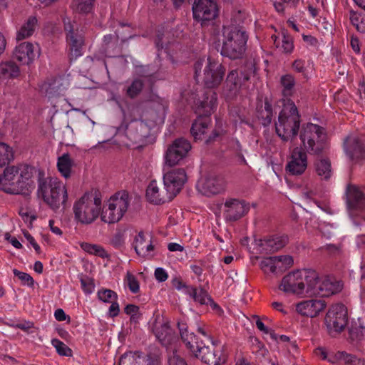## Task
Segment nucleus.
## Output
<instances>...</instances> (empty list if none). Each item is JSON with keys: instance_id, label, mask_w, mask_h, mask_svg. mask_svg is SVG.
<instances>
[{"instance_id": "nucleus-1", "label": "nucleus", "mask_w": 365, "mask_h": 365, "mask_svg": "<svg viewBox=\"0 0 365 365\" xmlns=\"http://www.w3.org/2000/svg\"><path fill=\"white\" fill-rule=\"evenodd\" d=\"M217 100V93L212 90H207L205 91L202 100L199 101L196 113L200 117L195 120L190 129L195 140L205 139V143L208 144L221 135V132L215 130L208 138L205 136L210 124V119L208 117L216 108Z\"/></svg>"}, {"instance_id": "nucleus-2", "label": "nucleus", "mask_w": 365, "mask_h": 365, "mask_svg": "<svg viewBox=\"0 0 365 365\" xmlns=\"http://www.w3.org/2000/svg\"><path fill=\"white\" fill-rule=\"evenodd\" d=\"M31 177V168L28 165L7 167L0 175V189L9 194L28 195Z\"/></svg>"}, {"instance_id": "nucleus-3", "label": "nucleus", "mask_w": 365, "mask_h": 365, "mask_svg": "<svg viewBox=\"0 0 365 365\" xmlns=\"http://www.w3.org/2000/svg\"><path fill=\"white\" fill-rule=\"evenodd\" d=\"M317 278V272L311 269H297L285 275L279 289L286 293L311 295Z\"/></svg>"}, {"instance_id": "nucleus-4", "label": "nucleus", "mask_w": 365, "mask_h": 365, "mask_svg": "<svg viewBox=\"0 0 365 365\" xmlns=\"http://www.w3.org/2000/svg\"><path fill=\"white\" fill-rule=\"evenodd\" d=\"M37 194L53 210L64 209L68 197L66 184L57 178L39 179Z\"/></svg>"}, {"instance_id": "nucleus-5", "label": "nucleus", "mask_w": 365, "mask_h": 365, "mask_svg": "<svg viewBox=\"0 0 365 365\" xmlns=\"http://www.w3.org/2000/svg\"><path fill=\"white\" fill-rule=\"evenodd\" d=\"M300 115L294 103L291 100L283 101V108L275 123L276 132L284 141L292 140L299 131Z\"/></svg>"}, {"instance_id": "nucleus-6", "label": "nucleus", "mask_w": 365, "mask_h": 365, "mask_svg": "<svg viewBox=\"0 0 365 365\" xmlns=\"http://www.w3.org/2000/svg\"><path fill=\"white\" fill-rule=\"evenodd\" d=\"M248 36L245 31L235 26H223L221 54L230 59L242 58L246 51Z\"/></svg>"}, {"instance_id": "nucleus-7", "label": "nucleus", "mask_w": 365, "mask_h": 365, "mask_svg": "<svg viewBox=\"0 0 365 365\" xmlns=\"http://www.w3.org/2000/svg\"><path fill=\"white\" fill-rule=\"evenodd\" d=\"M299 138L307 153L319 155L328 148L324 128L314 123H307L301 129Z\"/></svg>"}, {"instance_id": "nucleus-8", "label": "nucleus", "mask_w": 365, "mask_h": 365, "mask_svg": "<svg viewBox=\"0 0 365 365\" xmlns=\"http://www.w3.org/2000/svg\"><path fill=\"white\" fill-rule=\"evenodd\" d=\"M101 198L96 195L85 193L75 202L73 210L76 221L88 225L93 222L102 212Z\"/></svg>"}, {"instance_id": "nucleus-9", "label": "nucleus", "mask_w": 365, "mask_h": 365, "mask_svg": "<svg viewBox=\"0 0 365 365\" xmlns=\"http://www.w3.org/2000/svg\"><path fill=\"white\" fill-rule=\"evenodd\" d=\"M129 204V195L127 192H116L108 200L107 207L102 209L101 220L109 224L118 222L128 210Z\"/></svg>"}, {"instance_id": "nucleus-10", "label": "nucleus", "mask_w": 365, "mask_h": 365, "mask_svg": "<svg viewBox=\"0 0 365 365\" xmlns=\"http://www.w3.org/2000/svg\"><path fill=\"white\" fill-rule=\"evenodd\" d=\"M63 24L70 54L76 59L83 54L84 31L77 21H72L69 18H64Z\"/></svg>"}, {"instance_id": "nucleus-11", "label": "nucleus", "mask_w": 365, "mask_h": 365, "mask_svg": "<svg viewBox=\"0 0 365 365\" xmlns=\"http://www.w3.org/2000/svg\"><path fill=\"white\" fill-rule=\"evenodd\" d=\"M347 322V310L342 304L332 305L324 318V324L331 335L341 332L345 329Z\"/></svg>"}, {"instance_id": "nucleus-12", "label": "nucleus", "mask_w": 365, "mask_h": 365, "mask_svg": "<svg viewBox=\"0 0 365 365\" xmlns=\"http://www.w3.org/2000/svg\"><path fill=\"white\" fill-rule=\"evenodd\" d=\"M255 68L252 63L247 66V70L238 71H230L225 80L224 91L227 97L235 96L242 88L245 83L249 81L251 74L255 73Z\"/></svg>"}, {"instance_id": "nucleus-13", "label": "nucleus", "mask_w": 365, "mask_h": 365, "mask_svg": "<svg viewBox=\"0 0 365 365\" xmlns=\"http://www.w3.org/2000/svg\"><path fill=\"white\" fill-rule=\"evenodd\" d=\"M191 149L190 142L183 138H180L175 139L167 148L165 152V167H173L178 165L187 155Z\"/></svg>"}, {"instance_id": "nucleus-14", "label": "nucleus", "mask_w": 365, "mask_h": 365, "mask_svg": "<svg viewBox=\"0 0 365 365\" xmlns=\"http://www.w3.org/2000/svg\"><path fill=\"white\" fill-rule=\"evenodd\" d=\"M225 71L226 68L221 63L208 57L203 70V83L208 88L218 87L224 78Z\"/></svg>"}, {"instance_id": "nucleus-15", "label": "nucleus", "mask_w": 365, "mask_h": 365, "mask_svg": "<svg viewBox=\"0 0 365 365\" xmlns=\"http://www.w3.org/2000/svg\"><path fill=\"white\" fill-rule=\"evenodd\" d=\"M226 187L227 181L225 177L215 174H209L201 178L197 183L199 192L207 197L222 193Z\"/></svg>"}, {"instance_id": "nucleus-16", "label": "nucleus", "mask_w": 365, "mask_h": 365, "mask_svg": "<svg viewBox=\"0 0 365 365\" xmlns=\"http://www.w3.org/2000/svg\"><path fill=\"white\" fill-rule=\"evenodd\" d=\"M192 14L194 19L202 24L215 19L218 14L215 0H195Z\"/></svg>"}, {"instance_id": "nucleus-17", "label": "nucleus", "mask_w": 365, "mask_h": 365, "mask_svg": "<svg viewBox=\"0 0 365 365\" xmlns=\"http://www.w3.org/2000/svg\"><path fill=\"white\" fill-rule=\"evenodd\" d=\"M187 180L185 171L182 168H175L165 171L163 175L164 188L173 199L181 190Z\"/></svg>"}, {"instance_id": "nucleus-18", "label": "nucleus", "mask_w": 365, "mask_h": 365, "mask_svg": "<svg viewBox=\"0 0 365 365\" xmlns=\"http://www.w3.org/2000/svg\"><path fill=\"white\" fill-rule=\"evenodd\" d=\"M345 154L351 161L357 162L365 156V142L357 134L346 136L343 143Z\"/></svg>"}, {"instance_id": "nucleus-19", "label": "nucleus", "mask_w": 365, "mask_h": 365, "mask_svg": "<svg viewBox=\"0 0 365 365\" xmlns=\"http://www.w3.org/2000/svg\"><path fill=\"white\" fill-rule=\"evenodd\" d=\"M307 153L302 148H295L291 153L286 171L292 175H301L307 168Z\"/></svg>"}, {"instance_id": "nucleus-20", "label": "nucleus", "mask_w": 365, "mask_h": 365, "mask_svg": "<svg viewBox=\"0 0 365 365\" xmlns=\"http://www.w3.org/2000/svg\"><path fill=\"white\" fill-rule=\"evenodd\" d=\"M39 56V48L31 42L24 41L17 44L12 53V57L23 65H29Z\"/></svg>"}, {"instance_id": "nucleus-21", "label": "nucleus", "mask_w": 365, "mask_h": 365, "mask_svg": "<svg viewBox=\"0 0 365 365\" xmlns=\"http://www.w3.org/2000/svg\"><path fill=\"white\" fill-rule=\"evenodd\" d=\"M249 206L245 201L235 198L226 200L224 203L223 215L226 221L235 222L242 217L248 211Z\"/></svg>"}, {"instance_id": "nucleus-22", "label": "nucleus", "mask_w": 365, "mask_h": 365, "mask_svg": "<svg viewBox=\"0 0 365 365\" xmlns=\"http://www.w3.org/2000/svg\"><path fill=\"white\" fill-rule=\"evenodd\" d=\"M343 288V284L340 281L333 278L326 277L319 281V275L314 285V292L311 295H319L321 297H329L339 292Z\"/></svg>"}, {"instance_id": "nucleus-23", "label": "nucleus", "mask_w": 365, "mask_h": 365, "mask_svg": "<svg viewBox=\"0 0 365 365\" xmlns=\"http://www.w3.org/2000/svg\"><path fill=\"white\" fill-rule=\"evenodd\" d=\"M287 243V238L283 236H272L255 240L257 250L262 254H269L282 249Z\"/></svg>"}, {"instance_id": "nucleus-24", "label": "nucleus", "mask_w": 365, "mask_h": 365, "mask_svg": "<svg viewBox=\"0 0 365 365\" xmlns=\"http://www.w3.org/2000/svg\"><path fill=\"white\" fill-rule=\"evenodd\" d=\"M327 304L322 299H309L301 302L296 306L297 312L301 315L315 317L326 308Z\"/></svg>"}, {"instance_id": "nucleus-25", "label": "nucleus", "mask_w": 365, "mask_h": 365, "mask_svg": "<svg viewBox=\"0 0 365 365\" xmlns=\"http://www.w3.org/2000/svg\"><path fill=\"white\" fill-rule=\"evenodd\" d=\"M146 197L153 204L160 205L173 200L168 190H160L155 180H153L148 185L146 190Z\"/></svg>"}, {"instance_id": "nucleus-26", "label": "nucleus", "mask_w": 365, "mask_h": 365, "mask_svg": "<svg viewBox=\"0 0 365 365\" xmlns=\"http://www.w3.org/2000/svg\"><path fill=\"white\" fill-rule=\"evenodd\" d=\"M215 346V344L212 341V349H211L202 342L201 346H197V349L192 354L196 358L200 359L205 364L218 365L220 364V359L216 356V351L214 349Z\"/></svg>"}, {"instance_id": "nucleus-27", "label": "nucleus", "mask_w": 365, "mask_h": 365, "mask_svg": "<svg viewBox=\"0 0 365 365\" xmlns=\"http://www.w3.org/2000/svg\"><path fill=\"white\" fill-rule=\"evenodd\" d=\"M346 203L350 210H361L365 207V195L354 185H349L346 190Z\"/></svg>"}, {"instance_id": "nucleus-28", "label": "nucleus", "mask_w": 365, "mask_h": 365, "mask_svg": "<svg viewBox=\"0 0 365 365\" xmlns=\"http://www.w3.org/2000/svg\"><path fill=\"white\" fill-rule=\"evenodd\" d=\"M178 327L183 343L185 344L186 347L193 353L197 349V346H201L203 341H198L193 332L188 331L187 325L185 323L178 322Z\"/></svg>"}, {"instance_id": "nucleus-29", "label": "nucleus", "mask_w": 365, "mask_h": 365, "mask_svg": "<svg viewBox=\"0 0 365 365\" xmlns=\"http://www.w3.org/2000/svg\"><path fill=\"white\" fill-rule=\"evenodd\" d=\"M134 249L137 255L140 257L148 258L152 257L153 255L151 252L154 250V246L152 242H146L144 234L143 232H140L135 237L134 240Z\"/></svg>"}, {"instance_id": "nucleus-30", "label": "nucleus", "mask_w": 365, "mask_h": 365, "mask_svg": "<svg viewBox=\"0 0 365 365\" xmlns=\"http://www.w3.org/2000/svg\"><path fill=\"white\" fill-rule=\"evenodd\" d=\"M119 365H150V359L140 351H129L121 356Z\"/></svg>"}, {"instance_id": "nucleus-31", "label": "nucleus", "mask_w": 365, "mask_h": 365, "mask_svg": "<svg viewBox=\"0 0 365 365\" xmlns=\"http://www.w3.org/2000/svg\"><path fill=\"white\" fill-rule=\"evenodd\" d=\"M21 74L19 66L13 61L0 63V79H14Z\"/></svg>"}, {"instance_id": "nucleus-32", "label": "nucleus", "mask_w": 365, "mask_h": 365, "mask_svg": "<svg viewBox=\"0 0 365 365\" xmlns=\"http://www.w3.org/2000/svg\"><path fill=\"white\" fill-rule=\"evenodd\" d=\"M153 331L157 339L163 344L167 345L172 339L171 329L168 323L155 322Z\"/></svg>"}, {"instance_id": "nucleus-33", "label": "nucleus", "mask_w": 365, "mask_h": 365, "mask_svg": "<svg viewBox=\"0 0 365 365\" xmlns=\"http://www.w3.org/2000/svg\"><path fill=\"white\" fill-rule=\"evenodd\" d=\"M274 46L285 54H291L294 48L292 37L287 32L282 33V38L280 39L275 35L272 36Z\"/></svg>"}, {"instance_id": "nucleus-34", "label": "nucleus", "mask_w": 365, "mask_h": 365, "mask_svg": "<svg viewBox=\"0 0 365 365\" xmlns=\"http://www.w3.org/2000/svg\"><path fill=\"white\" fill-rule=\"evenodd\" d=\"M279 85L282 95L285 100L290 99L295 93L296 80L293 75L287 73L280 77Z\"/></svg>"}, {"instance_id": "nucleus-35", "label": "nucleus", "mask_w": 365, "mask_h": 365, "mask_svg": "<svg viewBox=\"0 0 365 365\" xmlns=\"http://www.w3.org/2000/svg\"><path fill=\"white\" fill-rule=\"evenodd\" d=\"M57 169L62 177L68 179L71 175L72 168L74 166V160L68 153H63L57 160Z\"/></svg>"}, {"instance_id": "nucleus-36", "label": "nucleus", "mask_w": 365, "mask_h": 365, "mask_svg": "<svg viewBox=\"0 0 365 365\" xmlns=\"http://www.w3.org/2000/svg\"><path fill=\"white\" fill-rule=\"evenodd\" d=\"M37 22L38 20L36 16H29L17 31L16 40H24L32 36L37 26Z\"/></svg>"}, {"instance_id": "nucleus-37", "label": "nucleus", "mask_w": 365, "mask_h": 365, "mask_svg": "<svg viewBox=\"0 0 365 365\" xmlns=\"http://www.w3.org/2000/svg\"><path fill=\"white\" fill-rule=\"evenodd\" d=\"M186 294L190 295L195 302L200 304H208L209 303H212V298L202 288L198 289L193 287H187Z\"/></svg>"}, {"instance_id": "nucleus-38", "label": "nucleus", "mask_w": 365, "mask_h": 365, "mask_svg": "<svg viewBox=\"0 0 365 365\" xmlns=\"http://www.w3.org/2000/svg\"><path fill=\"white\" fill-rule=\"evenodd\" d=\"M64 89L61 79H55L51 83L45 82L41 86V92L49 98L59 95Z\"/></svg>"}, {"instance_id": "nucleus-39", "label": "nucleus", "mask_w": 365, "mask_h": 365, "mask_svg": "<svg viewBox=\"0 0 365 365\" xmlns=\"http://www.w3.org/2000/svg\"><path fill=\"white\" fill-rule=\"evenodd\" d=\"M315 170L322 180L330 178L332 171L331 163L329 159L323 158L316 160L314 163Z\"/></svg>"}, {"instance_id": "nucleus-40", "label": "nucleus", "mask_w": 365, "mask_h": 365, "mask_svg": "<svg viewBox=\"0 0 365 365\" xmlns=\"http://www.w3.org/2000/svg\"><path fill=\"white\" fill-rule=\"evenodd\" d=\"M146 127L142 122L135 121L127 128L128 135L134 140L141 139L145 135Z\"/></svg>"}, {"instance_id": "nucleus-41", "label": "nucleus", "mask_w": 365, "mask_h": 365, "mask_svg": "<svg viewBox=\"0 0 365 365\" xmlns=\"http://www.w3.org/2000/svg\"><path fill=\"white\" fill-rule=\"evenodd\" d=\"M349 20L356 29L361 33H365V14L351 10Z\"/></svg>"}, {"instance_id": "nucleus-42", "label": "nucleus", "mask_w": 365, "mask_h": 365, "mask_svg": "<svg viewBox=\"0 0 365 365\" xmlns=\"http://www.w3.org/2000/svg\"><path fill=\"white\" fill-rule=\"evenodd\" d=\"M95 0H74L73 10L79 14H88L93 11Z\"/></svg>"}, {"instance_id": "nucleus-43", "label": "nucleus", "mask_w": 365, "mask_h": 365, "mask_svg": "<svg viewBox=\"0 0 365 365\" xmlns=\"http://www.w3.org/2000/svg\"><path fill=\"white\" fill-rule=\"evenodd\" d=\"M14 158L12 148L6 143L0 142V167H3Z\"/></svg>"}, {"instance_id": "nucleus-44", "label": "nucleus", "mask_w": 365, "mask_h": 365, "mask_svg": "<svg viewBox=\"0 0 365 365\" xmlns=\"http://www.w3.org/2000/svg\"><path fill=\"white\" fill-rule=\"evenodd\" d=\"M275 267L277 273H282L289 268L294 263L291 256H275Z\"/></svg>"}, {"instance_id": "nucleus-45", "label": "nucleus", "mask_w": 365, "mask_h": 365, "mask_svg": "<svg viewBox=\"0 0 365 365\" xmlns=\"http://www.w3.org/2000/svg\"><path fill=\"white\" fill-rule=\"evenodd\" d=\"M272 117V105L268 101H265L264 108L258 111V118L262 120V123L267 126L271 123Z\"/></svg>"}, {"instance_id": "nucleus-46", "label": "nucleus", "mask_w": 365, "mask_h": 365, "mask_svg": "<svg viewBox=\"0 0 365 365\" xmlns=\"http://www.w3.org/2000/svg\"><path fill=\"white\" fill-rule=\"evenodd\" d=\"M349 334L353 340L360 341L364 336L365 327L360 322V321L354 322L349 329Z\"/></svg>"}, {"instance_id": "nucleus-47", "label": "nucleus", "mask_w": 365, "mask_h": 365, "mask_svg": "<svg viewBox=\"0 0 365 365\" xmlns=\"http://www.w3.org/2000/svg\"><path fill=\"white\" fill-rule=\"evenodd\" d=\"M334 358L336 360L343 361L346 365H357L361 360V359H358L356 356L346 351H337Z\"/></svg>"}, {"instance_id": "nucleus-48", "label": "nucleus", "mask_w": 365, "mask_h": 365, "mask_svg": "<svg viewBox=\"0 0 365 365\" xmlns=\"http://www.w3.org/2000/svg\"><path fill=\"white\" fill-rule=\"evenodd\" d=\"M52 346L56 349V352L64 356H71L72 350L63 341L58 339H53L51 340Z\"/></svg>"}, {"instance_id": "nucleus-49", "label": "nucleus", "mask_w": 365, "mask_h": 365, "mask_svg": "<svg viewBox=\"0 0 365 365\" xmlns=\"http://www.w3.org/2000/svg\"><path fill=\"white\" fill-rule=\"evenodd\" d=\"M81 247L84 251L89 254L95 255L103 258L107 257L106 250L101 246L89 243H83Z\"/></svg>"}, {"instance_id": "nucleus-50", "label": "nucleus", "mask_w": 365, "mask_h": 365, "mask_svg": "<svg viewBox=\"0 0 365 365\" xmlns=\"http://www.w3.org/2000/svg\"><path fill=\"white\" fill-rule=\"evenodd\" d=\"M275 258L274 257H269L264 258L259 264L261 269L265 273H274L277 274L275 267Z\"/></svg>"}, {"instance_id": "nucleus-51", "label": "nucleus", "mask_w": 365, "mask_h": 365, "mask_svg": "<svg viewBox=\"0 0 365 365\" xmlns=\"http://www.w3.org/2000/svg\"><path fill=\"white\" fill-rule=\"evenodd\" d=\"M143 88V82L139 78H136L128 87L126 93L130 98L136 97L142 91Z\"/></svg>"}, {"instance_id": "nucleus-52", "label": "nucleus", "mask_w": 365, "mask_h": 365, "mask_svg": "<svg viewBox=\"0 0 365 365\" xmlns=\"http://www.w3.org/2000/svg\"><path fill=\"white\" fill-rule=\"evenodd\" d=\"M98 297L101 301L103 302L110 303L117 300L118 295L113 290L105 289L98 292Z\"/></svg>"}, {"instance_id": "nucleus-53", "label": "nucleus", "mask_w": 365, "mask_h": 365, "mask_svg": "<svg viewBox=\"0 0 365 365\" xmlns=\"http://www.w3.org/2000/svg\"><path fill=\"white\" fill-rule=\"evenodd\" d=\"M124 281L132 293L136 294L139 292V282L132 273L127 272Z\"/></svg>"}, {"instance_id": "nucleus-54", "label": "nucleus", "mask_w": 365, "mask_h": 365, "mask_svg": "<svg viewBox=\"0 0 365 365\" xmlns=\"http://www.w3.org/2000/svg\"><path fill=\"white\" fill-rule=\"evenodd\" d=\"M81 287L86 294H91L95 289V284L93 279L88 277H81L80 279Z\"/></svg>"}, {"instance_id": "nucleus-55", "label": "nucleus", "mask_w": 365, "mask_h": 365, "mask_svg": "<svg viewBox=\"0 0 365 365\" xmlns=\"http://www.w3.org/2000/svg\"><path fill=\"white\" fill-rule=\"evenodd\" d=\"M255 318L256 319V327H257V329L261 331L262 332H263L264 334H269L270 335V337L274 340V341H277V334H275L272 330H270L269 329H268L264 324V323L260 320V319L259 318L258 316H255Z\"/></svg>"}, {"instance_id": "nucleus-56", "label": "nucleus", "mask_w": 365, "mask_h": 365, "mask_svg": "<svg viewBox=\"0 0 365 365\" xmlns=\"http://www.w3.org/2000/svg\"><path fill=\"white\" fill-rule=\"evenodd\" d=\"M13 272L15 276L19 277V279L24 283V284H26L29 287L34 286V281L30 274L19 271L16 269L13 270Z\"/></svg>"}, {"instance_id": "nucleus-57", "label": "nucleus", "mask_w": 365, "mask_h": 365, "mask_svg": "<svg viewBox=\"0 0 365 365\" xmlns=\"http://www.w3.org/2000/svg\"><path fill=\"white\" fill-rule=\"evenodd\" d=\"M294 71H295L297 73H304L306 71L305 68V61L298 58L296 59L293 63L292 66Z\"/></svg>"}, {"instance_id": "nucleus-58", "label": "nucleus", "mask_w": 365, "mask_h": 365, "mask_svg": "<svg viewBox=\"0 0 365 365\" xmlns=\"http://www.w3.org/2000/svg\"><path fill=\"white\" fill-rule=\"evenodd\" d=\"M154 274H155V279L160 282H165L168 277V273L166 272V271L163 268H161V267H158V268L155 269Z\"/></svg>"}, {"instance_id": "nucleus-59", "label": "nucleus", "mask_w": 365, "mask_h": 365, "mask_svg": "<svg viewBox=\"0 0 365 365\" xmlns=\"http://www.w3.org/2000/svg\"><path fill=\"white\" fill-rule=\"evenodd\" d=\"M168 364L169 365H187L185 360L175 353H173V355L169 357Z\"/></svg>"}, {"instance_id": "nucleus-60", "label": "nucleus", "mask_w": 365, "mask_h": 365, "mask_svg": "<svg viewBox=\"0 0 365 365\" xmlns=\"http://www.w3.org/2000/svg\"><path fill=\"white\" fill-rule=\"evenodd\" d=\"M109 307L108 312L111 317H115L118 315L120 312L119 304L116 301H113Z\"/></svg>"}, {"instance_id": "nucleus-61", "label": "nucleus", "mask_w": 365, "mask_h": 365, "mask_svg": "<svg viewBox=\"0 0 365 365\" xmlns=\"http://www.w3.org/2000/svg\"><path fill=\"white\" fill-rule=\"evenodd\" d=\"M24 236L28 240V242L31 245V246L34 247L35 251L37 253H40L41 248L40 246L38 245V243L36 242L35 239L28 232L24 233Z\"/></svg>"}, {"instance_id": "nucleus-62", "label": "nucleus", "mask_w": 365, "mask_h": 365, "mask_svg": "<svg viewBox=\"0 0 365 365\" xmlns=\"http://www.w3.org/2000/svg\"><path fill=\"white\" fill-rule=\"evenodd\" d=\"M124 312L126 314L128 315H134L135 314L139 312V307L134 304H128L125 309Z\"/></svg>"}, {"instance_id": "nucleus-63", "label": "nucleus", "mask_w": 365, "mask_h": 365, "mask_svg": "<svg viewBox=\"0 0 365 365\" xmlns=\"http://www.w3.org/2000/svg\"><path fill=\"white\" fill-rule=\"evenodd\" d=\"M302 38L309 46H316L317 45V39L311 35H303Z\"/></svg>"}, {"instance_id": "nucleus-64", "label": "nucleus", "mask_w": 365, "mask_h": 365, "mask_svg": "<svg viewBox=\"0 0 365 365\" xmlns=\"http://www.w3.org/2000/svg\"><path fill=\"white\" fill-rule=\"evenodd\" d=\"M54 317L57 321L62 322L66 319L68 316L62 309H58L54 312Z\"/></svg>"}]
</instances>
